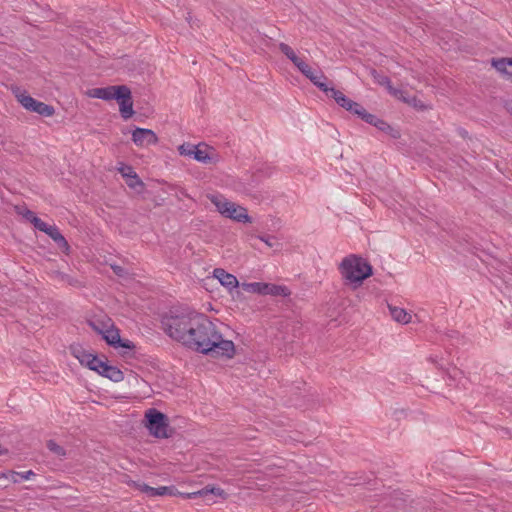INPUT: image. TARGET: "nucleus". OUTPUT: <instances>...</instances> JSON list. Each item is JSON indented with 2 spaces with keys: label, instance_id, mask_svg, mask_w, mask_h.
<instances>
[{
  "label": "nucleus",
  "instance_id": "nucleus-23",
  "mask_svg": "<svg viewBox=\"0 0 512 512\" xmlns=\"http://www.w3.org/2000/svg\"><path fill=\"white\" fill-rule=\"evenodd\" d=\"M193 158L204 164L212 162V157L210 156L208 149H201L199 146H196Z\"/></svg>",
  "mask_w": 512,
  "mask_h": 512
},
{
  "label": "nucleus",
  "instance_id": "nucleus-28",
  "mask_svg": "<svg viewBox=\"0 0 512 512\" xmlns=\"http://www.w3.org/2000/svg\"><path fill=\"white\" fill-rule=\"evenodd\" d=\"M47 448L58 457L62 458L66 456V450L62 446L58 445L54 440H49L47 442Z\"/></svg>",
  "mask_w": 512,
  "mask_h": 512
},
{
  "label": "nucleus",
  "instance_id": "nucleus-25",
  "mask_svg": "<svg viewBox=\"0 0 512 512\" xmlns=\"http://www.w3.org/2000/svg\"><path fill=\"white\" fill-rule=\"evenodd\" d=\"M15 209L18 215H21L32 224L34 223V219L37 218V215L25 206H16Z\"/></svg>",
  "mask_w": 512,
  "mask_h": 512
},
{
  "label": "nucleus",
  "instance_id": "nucleus-40",
  "mask_svg": "<svg viewBox=\"0 0 512 512\" xmlns=\"http://www.w3.org/2000/svg\"><path fill=\"white\" fill-rule=\"evenodd\" d=\"M7 451L0 445V455L5 454Z\"/></svg>",
  "mask_w": 512,
  "mask_h": 512
},
{
  "label": "nucleus",
  "instance_id": "nucleus-36",
  "mask_svg": "<svg viewBox=\"0 0 512 512\" xmlns=\"http://www.w3.org/2000/svg\"><path fill=\"white\" fill-rule=\"evenodd\" d=\"M33 225L36 229H38L39 231L44 232V233H46L47 230L49 229V227L51 226V225H48L47 223H45L44 221H42L38 216L36 219H34Z\"/></svg>",
  "mask_w": 512,
  "mask_h": 512
},
{
  "label": "nucleus",
  "instance_id": "nucleus-10",
  "mask_svg": "<svg viewBox=\"0 0 512 512\" xmlns=\"http://www.w3.org/2000/svg\"><path fill=\"white\" fill-rule=\"evenodd\" d=\"M328 97L333 98L335 102L351 114H355V110H358L361 104L346 97L340 90L333 88L330 90Z\"/></svg>",
  "mask_w": 512,
  "mask_h": 512
},
{
  "label": "nucleus",
  "instance_id": "nucleus-7",
  "mask_svg": "<svg viewBox=\"0 0 512 512\" xmlns=\"http://www.w3.org/2000/svg\"><path fill=\"white\" fill-rule=\"evenodd\" d=\"M123 91H126V85L108 86L103 88H94L90 91V96L102 100H117L123 98L125 95Z\"/></svg>",
  "mask_w": 512,
  "mask_h": 512
},
{
  "label": "nucleus",
  "instance_id": "nucleus-16",
  "mask_svg": "<svg viewBox=\"0 0 512 512\" xmlns=\"http://www.w3.org/2000/svg\"><path fill=\"white\" fill-rule=\"evenodd\" d=\"M388 308H389L391 317L395 321L402 323V324H407L411 321V315L409 313H407L405 309L397 307V306H392V305H388Z\"/></svg>",
  "mask_w": 512,
  "mask_h": 512
},
{
  "label": "nucleus",
  "instance_id": "nucleus-33",
  "mask_svg": "<svg viewBox=\"0 0 512 512\" xmlns=\"http://www.w3.org/2000/svg\"><path fill=\"white\" fill-rule=\"evenodd\" d=\"M300 72L311 81V77L317 76L316 74H318V69H313L306 63Z\"/></svg>",
  "mask_w": 512,
  "mask_h": 512
},
{
  "label": "nucleus",
  "instance_id": "nucleus-3",
  "mask_svg": "<svg viewBox=\"0 0 512 512\" xmlns=\"http://www.w3.org/2000/svg\"><path fill=\"white\" fill-rule=\"evenodd\" d=\"M209 199L222 216L240 223L252 222V218L248 215L245 207L235 204L223 195H211Z\"/></svg>",
  "mask_w": 512,
  "mask_h": 512
},
{
  "label": "nucleus",
  "instance_id": "nucleus-12",
  "mask_svg": "<svg viewBox=\"0 0 512 512\" xmlns=\"http://www.w3.org/2000/svg\"><path fill=\"white\" fill-rule=\"evenodd\" d=\"M134 486L141 492L146 493L148 496L151 497L175 494V488L173 486H160L154 488L145 483H135Z\"/></svg>",
  "mask_w": 512,
  "mask_h": 512
},
{
  "label": "nucleus",
  "instance_id": "nucleus-15",
  "mask_svg": "<svg viewBox=\"0 0 512 512\" xmlns=\"http://www.w3.org/2000/svg\"><path fill=\"white\" fill-rule=\"evenodd\" d=\"M100 375L116 383L121 382L124 379L123 372L119 368L111 366L108 363L105 364Z\"/></svg>",
  "mask_w": 512,
  "mask_h": 512
},
{
  "label": "nucleus",
  "instance_id": "nucleus-17",
  "mask_svg": "<svg viewBox=\"0 0 512 512\" xmlns=\"http://www.w3.org/2000/svg\"><path fill=\"white\" fill-rule=\"evenodd\" d=\"M316 75L317 76L315 77H311V82L322 92H324L326 96H328L330 94V90H332L333 87L328 86V79L320 69H318V74Z\"/></svg>",
  "mask_w": 512,
  "mask_h": 512
},
{
  "label": "nucleus",
  "instance_id": "nucleus-35",
  "mask_svg": "<svg viewBox=\"0 0 512 512\" xmlns=\"http://www.w3.org/2000/svg\"><path fill=\"white\" fill-rule=\"evenodd\" d=\"M257 238L263 241L268 247L272 248L278 244L276 237L271 235H259Z\"/></svg>",
  "mask_w": 512,
  "mask_h": 512
},
{
  "label": "nucleus",
  "instance_id": "nucleus-5",
  "mask_svg": "<svg viewBox=\"0 0 512 512\" xmlns=\"http://www.w3.org/2000/svg\"><path fill=\"white\" fill-rule=\"evenodd\" d=\"M18 102L28 111L35 112L41 116L51 117L55 113L53 106L38 101L28 95L26 92L16 94Z\"/></svg>",
  "mask_w": 512,
  "mask_h": 512
},
{
  "label": "nucleus",
  "instance_id": "nucleus-2",
  "mask_svg": "<svg viewBox=\"0 0 512 512\" xmlns=\"http://www.w3.org/2000/svg\"><path fill=\"white\" fill-rule=\"evenodd\" d=\"M339 271L346 284L357 288L372 275V266L366 259L351 254L342 259Z\"/></svg>",
  "mask_w": 512,
  "mask_h": 512
},
{
  "label": "nucleus",
  "instance_id": "nucleus-39",
  "mask_svg": "<svg viewBox=\"0 0 512 512\" xmlns=\"http://www.w3.org/2000/svg\"><path fill=\"white\" fill-rule=\"evenodd\" d=\"M112 269H113V271L115 272L116 275H118V276H122L123 275L124 269L122 267L114 265V266H112Z\"/></svg>",
  "mask_w": 512,
  "mask_h": 512
},
{
  "label": "nucleus",
  "instance_id": "nucleus-27",
  "mask_svg": "<svg viewBox=\"0 0 512 512\" xmlns=\"http://www.w3.org/2000/svg\"><path fill=\"white\" fill-rule=\"evenodd\" d=\"M106 363L107 362L102 361L96 355H93L92 358H90V363L88 365V368L90 370L96 371L100 375L101 371Z\"/></svg>",
  "mask_w": 512,
  "mask_h": 512
},
{
  "label": "nucleus",
  "instance_id": "nucleus-6",
  "mask_svg": "<svg viewBox=\"0 0 512 512\" xmlns=\"http://www.w3.org/2000/svg\"><path fill=\"white\" fill-rule=\"evenodd\" d=\"M91 326L94 330L98 331L102 334L103 339L113 347H123L126 349L134 348V344L129 340H122L119 334V330L114 328L113 325L111 327H107L105 329L99 328L96 323H91Z\"/></svg>",
  "mask_w": 512,
  "mask_h": 512
},
{
  "label": "nucleus",
  "instance_id": "nucleus-34",
  "mask_svg": "<svg viewBox=\"0 0 512 512\" xmlns=\"http://www.w3.org/2000/svg\"><path fill=\"white\" fill-rule=\"evenodd\" d=\"M300 72L311 81V77L317 76L316 74H318V69H313L306 63Z\"/></svg>",
  "mask_w": 512,
  "mask_h": 512
},
{
  "label": "nucleus",
  "instance_id": "nucleus-13",
  "mask_svg": "<svg viewBox=\"0 0 512 512\" xmlns=\"http://www.w3.org/2000/svg\"><path fill=\"white\" fill-rule=\"evenodd\" d=\"M123 94L125 96L123 98H118L117 101L119 102L121 116L127 120L134 114L131 90L126 86V91H123Z\"/></svg>",
  "mask_w": 512,
  "mask_h": 512
},
{
  "label": "nucleus",
  "instance_id": "nucleus-29",
  "mask_svg": "<svg viewBox=\"0 0 512 512\" xmlns=\"http://www.w3.org/2000/svg\"><path fill=\"white\" fill-rule=\"evenodd\" d=\"M32 476H35V473L32 470L23 471V472H13L14 483H19L22 480H29Z\"/></svg>",
  "mask_w": 512,
  "mask_h": 512
},
{
  "label": "nucleus",
  "instance_id": "nucleus-21",
  "mask_svg": "<svg viewBox=\"0 0 512 512\" xmlns=\"http://www.w3.org/2000/svg\"><path fill=\"white\" fill-rule=\"evenodd\" d=\"M73 355L79 360L82 365L88 367L90 363V358H92L93 354L85 351L82 347H72Z\"/></svg>",
  "mask_w": 512,
  "mask_h": 512
},
{
  "label": "nucleus",
  "instance_id": "nucleus-4",
  "mask_svg": "<svg viewBox=\"0 0 512 512\" xmlns=\"http://www.w3.org/2000/svg\"><path fill=\"white\" fill-rule=\"evenodd\" d=\"M145 419V426L152 436L156 438L170 437V433H168V417L164 413L158 411L155 408H151L146 411Z\"/></svg>",
  "mask_w": 512,
  "mask_h": 512
},
{
  "label": "nucleus",
  "instance_id": "nucleus-24",
  "mask_svg": "<svg viewBox=\"0 0 512 512\" xmlns=\"http://www.w3.org/2000/svg\"><path fill=\"white\" fill-rule=\"evenodd\" d=\"M118 171L121 173L123 177L134 178L137 184H142V180L139 178V176L131 166L122 163L121 167L118 168Z\"/></svg>",
  "mask_w": 512,
  "mask_h": 512
},
{
  "label": "nucleus",
  "instance_id": "nucleus-18",
  "mask_svg": "<svg viewBox=\"0 0 512 512\" xmlns=\"http://www.w3.org/2000/svg\"><path fill=\"white\" fill-rule=\"evenodd\" d=\"M492 65L497 69V71L512 76V58H500L493 59Z\"/></svg>",
  "mask_w": 512,
  "mask_h": 512
},
{
  "label": "nucleus",
  "instance_id": "nucleus-32",
  "mask_svg": "<svg viewBox=\"0 0 512 512\" xmlns=\"http://www.w3.org/2000/svg\"><path fill=\"white\" fill-rule=\"evenodd\" d=\"M371 74L380 85L390 86L391 81L387 76L379 74L376 70H372Z\"/></svg>",
  "mask_w": 512,
  "mask_h": 512
},
{
  "label": "nucleus",
  "instance_id": "nucleus-19",
  "mask_svg": "<svg viewBox=\"0 0 512 512\" xmlns=\"http://www.w3.org/2000/svg\"><path fill=\"white\" fill-rule=\"evenodd\" d=\"M354 115H357L363 121H365L366 123L373 125L375 127H377L378 122H380L382 120V119H379L377 116H375L371 113H368L362 105L360 106V108L358 110H355Z\"/></svg>",
  "mask_w": 512,
  "mask_h": 512
},
{
  "label": "nucleus",
  "instance_id": "nucleus-8",
  "mask_svg": "<svg viewBox=\"0 0 512 512\" xmlns=\"http://www.w3.org/2000/svg\"><path fill=\"white\" fill-rule=\"evenodd\" d=\"M132 140L136 146L145 147L155 145L158 137L154 131L138 127L132 132Z\"/></svg>",
  "mask_w": 512,
  "mask_h": 512
},
{
  "label": "nucleus",
  "instance_id": "nucleus-1",
  "mask_svg": "<svg viewBox=\"0 0 512 512\" xmlns=\"http://www.w3.org/2000/svg\"><path fill=\"white\" fill-rule=\"evenodd\" d=\"M164 332L186 348L214 358H233V341L223 338L214 322L203 313L167 314L161 319Z\"/></svg>",
  "mask_w": 512,
  "mask_h": 512
},
{
  "label": "nucleus",
  "instance_id": "nucleus-22",
  "mask_svg": "<svg viewBox=\"0 0 512 512\" xmlns=\"http://www.w3.org/2000/svg\"><path fill=\"white\" fill-rule=\"evenodd\" d=\"M376 128L379 129L380 131L388 134L393 139H398L401 136L400 131L398 129L393 128L391 125H389L384 120H381L380 122H378V125Z\"/></svg>",
  "mask_w": 512,
  "mask_h": 512
},
{
  "label": "nucleus",
  "instance_id": "nucleus-14",
  "mask_svg": "<svg viewBox=\"0 0 512 512\" xmlns=\"http://www.w3.org/2000/svg\"><path fill=\"white\" fill-rule=\"evenodd\" d=\"M45 234H47L63 252H69L70 246L57 226L51 225Z\"/></svg>",
  "mask_w": 512,
  "mask_h": 512
},
{
  "label": "nucleus",
  "instance_id": "nucleus-20",
  "mask_svg": "<svg viewBox=\"0 0 512 512\" xmlns=\"http://www.w3.org/2000/svg\"><path fill=\"white\" fill-rule=\"evenodd\" d=\"M354 115H357L363 121H365L366 123L373 125L375 127H377L378 122H380L382 120V119H379L377 116H375L371 113H368L362 105L360 106V108L358 110H355Z\"/></svg>",
  "mask_w": 512,
  "mask_h": 512
},
{
  "label": "nucleus",
  "instance_id": "nucleus-31",
  "mask_svg": "<svg viewBox=\"0 0 512 512\" xmlns=\"http://www.w3.org/2000/svg\"><path fill=\"white\" fill-rule=\"evenodd\" d=\"M279 50L290 60L297 54L295 51L286 43L281 42L279 44Z\"/></svg>",
  "mask_w": 512,
  "mask_h": 512
},
{
  "label": "nucleus",
  "instance_id": "nucleus-9",
  "mask_svg": "<svg viewBox=\"0 0 512 512\" xmlns=\"http://www.w3.org/2000/svg\"><path fill=\"white\" fill-rule=\"evenodd\" d=\"M251 287L254 292L262 295L288 296L290 294L288 288L282 285L255 282L251 284Z\"/></svg>",
  "mask_w": 512,
  "mask_h": 512
},
{
  "label": "nucleus",
  "instance_id": "nucleus-38",
  "mask_svg": "<svg viewBox=\"0 0 512 512\" xmlns=\"http://www.w3.org/2000/svg\"><path fill=\"white\" fill-rule=\"evenodd\" d=\"M126 183H127V185H128L130 188H133V189H135V188H136V187H138V186H141V187H143V186H144V183H143V182H142V184H137V183H136V180H135L134 178H129V179H127V182H126Z\"/></svg>",
  "mask_w": 512,
  "mask_h": 512
},
{
  "label": "nucleus",
  "instance_id": "nucleus-26",
  "mask_svg": "<svg viewBox=\"0 0 512 512\" xmlns=\"http://www.w3.org/2000/svg\"><path fill=\"white\" fill-rule=\"evenodd\" d=\"M196 494H199L200 496H207L209 494L213 495V496H218V497H225L226 493L223 489L219 488V487H205L203 488L202 490L198 491Z\"/></svg>",
  "mask_w": 512,
  "mask_h": 512
},
{
  "label": "nucleus",
  "instance_id": "nucleus-37",
  "mask_svg": "<svg viewBox=\"0 0 512 512\" xmlns=\"http://www.w3.org/2000/svg\"><path fill=\"white\" fill-rule=\"evenodd\" d=\"M290 61L297 67V69L300 71L303 66L306 64V62L300 58L299 56H294Z\"/></svg>",
  "mask_w": 512,
  "mask_h": 512
},
{
  "label": "nucleus",
  "instance_id": "nucleus-30",
  "mask_svg": "<svg viewBox=\"0 0 512 512\" xmlns=\"http://www.w3.org/2000/svg\"><path fill=\"white\" fill-rule=\"evenodd\" d=\"M195 149H196V146L193 144H189V143L182 144L178 148L180 155L192 156V157L194 156Z\"/></svg>",
  "mask_w": 512,
  "mask_h": 512
},
{
  "label": "nucleus",
  "instance_id": "nucleus-11",
  "mask_svg": "<svg viewBox=\"0 0 512 512\" xmlns=\"http://www.w3.org/2000/svg\"><path fill=\"white\" fill-rule=\"evenodd\" d=\"M213 276L220 282L222 286L227 288L229 291H232L239 285L236 276L226 272L222 268H215L213 271Z\"/></svg>",
  "mask_w": 512,
  "mask_h": 512
}]
</instances>
